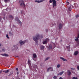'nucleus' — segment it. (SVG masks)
<instances>
[{"label": "nucleus", "mask_w": 79, "mask_h": 79, "mask_svg": "<svg viewBox=\"0 0 79 79\" xmlns=\"http://www.w3.org/2000/svg\"><path fill=\"white\" fill-rule=\"evenodd\" d=\"M60 59H61V60H63V61H66V60L65 59H64V58H63V57H60Z\"/></svg>", "instance_id": "f3484780"}, {"label": "nucleus", "mask_w": 79, "mask_h": 79, "mask_svg": "<svg viewBox=\"0 0 79 79\" xmlns=\"http://www.w3.org/2000/svg\"><path fill=\"white\" fill-rule=\"evenodd\" d=\"M49 2L50 3H51L52 2V1L51 0H50V1H49Z\"/></svg>", "instance_id": "f704fd0d"}, {"label": "nucleus", "mask_w": 79, "mask_h": 79, "mask_svg": "<svg viewBox=\"0 0 79 79\" xmlns=\"http://www.w3.org/2000/svg\"><path fill=\"white\" fill-rule=\"evenodd\" d=\"M9 35H10L11 34V32H9Z\"/></svg>", "instance_id": "37998d69"}, {"label": "nucleus", "mask_w": 79, "mask_h": 79, "mask_svg": "<svg viewBox=\"0 0 79 79\" xmlns=\"http://www.w3.org/2000/svg\"><path fill=\"white\" fill-rule=\"evenodd\" d=\"M1 55L4 56H8V55L6 54H1Z\"/></svg>", "instance_id": "9b49d317"}, {"label": "nucleus", "mask_w": 79, "mask_h": 79, "mask_svg": "<svg viewBox=\"0 0 79 79\" xmlns=\"http://www.w3.org/2000/svg\"><path fill=\"white\" fill-rule=\"evenodd\" d=\"M57 1H59V0H57Z\"/></svg>", "instance_id": "49530a36"}, {"label": "nucleus", "mask_w": 79, "mask_h": 79, "mask_svg": "<svg viewBox=\"0 0 79 79\" xmlns=\"http://www.w3.org/2000/svg\"><path fill=\"white\" fill-rule=\"evenodd\" d=\"M53 78L54 79H56V78H57V77H56L54 76L53 77Z\"/></svg>", "instance_id": "2f4dec72"}, {"label": "nucleus", "mask_w": 79, "mask_h": 79, "mask_svg": "<svg viewBox=\"0 0 79 79\" xmlns=\"http://www.w3.org/2000/svg\"><path fill=\"white\" fill-rule=\"evenodd\" d=\"M79 53V52L78 51H75V52L74 53V55L75 56L77 55Z\"/></svg>", "instance_id": "ddd939ff"}, {"label": "nucleus", "mask_w": 79, "mask_h": 79, "mask_svg": "<svg viewBox=\"0 0 79 79\" xmlns=\"http://www.w3.org/2000/svg\"><path fill=\"white\" fill-rule=\"evenodd\" d=\"M77 37L78 38H79V33L78 34V36H77Z\"/></svg>", "instance_id": "c9c22d12"}, {"label": "nucleus", "mask_w": 79, "mask_h": 79, "mask_svg": "<svg viewBox=\"0 0 79 79\" xmlns=\"http://www.w3.org/2000/svg\"><path fill=\"white\" fill-rule=\"evenodd\" d=\"M49 70H50V71H52L53 68H52V67H50L48 69H47V71H48Z\"/></svg>", "instance_id": "423d86ee"}, {"label": "nucleus", "mask_w": 79, "mask_h": 79, "mask_svg": "<svg viewBox=\"0 0 79 79\" xmlns=\"http://www.w3.org/2000/svg\"><path fill=\"white\" fill-rule=\"evenodd\" d=\"M9 18H12V19H13V17L12 16V15H10L9 16Z\"/></svg>", "instance_id": "cd10ccee"}, {"label": "nucleus", "mask_w": 79, "mask_h": 79, "mask_svg": "<svg viewBox=\"0 0 79 79\" xmlns=\"http://www.w3.org/2000/svg\"><path fill=\"white\" fill-rule=\"evenodd\" d=\"M72 79H78L77 77H73Z\"/></svg>", "instance_id": "c85d7f7f"}, {"label": "nucleus", "mask_w": 79, "mask_h": 79, "mask_svg": "<svg viewBox=\"0 0 79 79\" xmlns=\"http://www.w3.org/2000/svg\"><path fill=\"white\" fill-rule=\"evenodd\" d=\"M77 69L79 71V66H77Z\"/></svg>", "instance_id": "72a5a7b5"}, {"label": "nucleus", "mask_w": 79, "mask_h": 79, "mask_svg": "<svg viewBox=\"0 0 79 79\" xmlns=\"http://www.w3.org/2000/svg\"><path fill=\"white\" fill-rule=\"evenodd\" d=\"M48 48L49 50H50V49H52V46L51 45H49V46Z\"/></svg>", "instance_id": "dca6fc26"}, {"label": "nucleus", "mask_w": 79, "mask_h": 79, "mask_svg": "<svg viewBox=\"0 0 79 79\" xmlns=\"http://www.w3.org/2000/svg\"><path fill=\"white\" fill-rule=\"evenodd\" d=\"M53 3L52 5L53 8H54L55 6H56V2L55 0H52Z\"/></svg>", "instance_id": "7ed1b4c3"}, {"label": "nucleus", "mask_w": 79, "mask_h": 79, "mask_svg": "<svg viewBox=\"0 0 79 79\" xmlns=\"http://www.w3.org/2000/svg\"><path fill=\"white\" fill-rule=\"evenodd\" d=\"M79 38H78L77 37V38L75 39V41H76L77 42L78 41Z\"/></svg>", "instance_id": "bb28decb"}, {"label": "nucleus", "mask_w": 79, "mask_h": 79, "mask_svg": "<svg viewBox=\"0 0 79 79\" xmlns=\"http://www.w3.org/2000/svg\"><path fill=\"white\" fill-rule=\"evenodd\" d=\"M4 1L5 3H6L8 2H10V0H4Z\"/></svg>", "instance_id": "a211bd4d"}, {"label": "nucleus", "mask_w": 79, "mask_h": 79, "mask_svg": "<svg viewBox=\"0 0 79 79\" xmlns=\"http://www.w3.org/2000/svg\"><path fill=\"white\" fill-rule=\"evenodd\" d=\"M11 74H13V73H12Z\"/></svg>", "instance_id": "a18cd8bd"}, {"label": "nucleus", "mask_w": 79, "mask_h": 79, "mask_svg": "<svg viewBox=\"0 0 79 79\" xmlns=\"http://www.w3.org/2000/svg\"><path fill=\"white\" fill-rule=\"evenodd\" d=\"M16 71H18V68H16Z\"/></svg>", "instance_id": "4c0bfd02"}, {"label": "nucleus", "mask_w": 79, "mask_h": 79, "mask_svg": "<svg viewBox=\"0 0 79 79\" xmlns=\"http://www.w3.org/2000/svg\"><path fill=\"white\" fill-rule=\"evenodd\" d=\"M68 10H69V11H71V6L69 7Z\"/></svg>", "instance_id": "412c9836"}, {"label": "nucleus", "mask_w": 79, "mask_h": 79, "mask_svg": "<svg viewBox=\"0 0 79 79\" xmlns=\"http://www.w3.org/2000/svg\"><path fill=\"white\" fill-rule=\"evenodd\" d=\"M33 39L35 41L36 44H37V41L38 40V39H40V35L39 34H37L36 35V36H35L33 37Z\"/></svg>", "instance_id": "f257e3e1"}, {"label": "nucleus", "mask_w": 79, "mask_h": 79, "mask_svg": "<svg viewBox=\"0 0 79 79\" xmlns=\"http://www.w3.org/2000/svg\"><path fill=\"white\" fill-rule=\"evenodd\" d=\"M71 69L72 70H74V69H75L73 68H71Z\"/></svg>", "instance_id": "473e14b6"}, {"label": "nucleus", "mask_w": 79, "mask_h": 79, "mask_svg": "<svg viewBox=\"0 0 79 79\" xmlns=\"http://www.w3.org/2000/svg\"><path fill=\"white\" fill-rule=\"evenodd\" d=\"M67 3H68L69 4V2H67Z\"/></svg>", "instance_id": "79ce46f5"}, {"label": "nucleus", "mask_w": 79, "mask_h": 79, "mask_svg": "<svg viewBox=\"0 0 79 79\" xmlns=\"http://www.w3.org/2000/svg\"><path fill=\"white\" fill-rule=\"evenodd\" d=\"M71 72L69 70L68 72V76H70V75H71Z\"/></svg>", "instance_id": "2eb2a0df"}, {"label": "nucleus", "mask_w": 79, "mask_h": 79, "mask_svg": "<svg viewBox=\"0 0 79 79\" xmlns=\"http://www.w3.org/2000/svg\"><path fill=\"white\" fill-rule=\"evenodd\" d=\"M19 74V72H17V75H18Z\"/></svg>", "instance_id": "ea45409f"}, {"label": "nucleus", "mask_w": 79, "mask_h": 79, "mask_svg": "<svg viewBox=\"0 0 79 79\" xmlns=\"http://www.w3.org/2000/svg\"><path fill=\"white\" fill-rule=\"evenodd\" d=\"M15 20H16V21H18L19 23L21 24V22L20 20L18 19V17H17L16 18H15Z\"/></svg>", "instance_id": "0eeeda50"}, {"label": "nucleus", "mask_w": 79, "mask_h": 79, "mask_svg": "<svg viewBox=\"0 0 79 79\" xmlns=\"http://www.w3.org/2000/svg\"><path fill=\"white\" fill-rule=\"evenodd\" d=\"M79 16V15H76V18H78Z\"/></svg>", "instance_id": "7c9ffc66"}, {"label": "nucleus", "mask_w": 79, "mask_h": 79, "mask_svg": "<svg viewBox=\"0 0 79 79\" xmlns=\"http://www.w3.org/2000/svg\"><path fill=\"white\" fill-rule=\"evenodd\" d=\"M33 68H35V69H36L37 68V65H35L34 66H33Z\"/></svg>", "instance_id": "5701e85b"}, {"label": "nucleus", "mask_w": 79, "mask_h": 79, "mask_svg": "<svg viewBox=\"0 0 79 79\" xmlns=\"http://www.w3.org/2000/svg\"><path fill=\"white\" fill-rule=\"evenodd\" d=\"M63 27V24L61 23H60L59 25V29H61Z\"/></svg>", "instance_id": "6e6552de"}, {"label": "nucleus", "mask_w": 79, "mask_h": 79, "mask_svg": "<svg viewBox=\"0 0 79 79\" xmlns=\"http://www.w3.org/2000/svg\"><path fill=\"white\" fill-rule=\"evenodd\" d=\"M28 64H31V60H30L29 59L28 60Z\"/></svg>", "instance_id": "393cba45"}, {"label": "nucleus", "mask_w": 79, "mask_h": 79, "mask_svg": "<svg viewBox=\"0 0 79 79\" xmlns=\"http://www.w3.org/2000/svg\"><path fill=\"white\" fill-rule=\"evenodd\" d=\"M2 51H3V52H5V50H4V49H3L2 50Z\"/></svg>", "instance_id": "a19ab883"}, {"label": "nucleus", "mask_w": 79, "mask_h": 79, "mask_svg": "<svg viewBox=\"0 0 79 79\" xmlns=\"http://www.w3.org/2000/svg\"><path fill=\"white\" fill-rule=\"evenodd\" d=\"M6 37L7 39H9L10 38H9V37H8V34H7L6 35Z\"/></svg>", "instance_id": "c756f323"}, {"label": "nucleus", "mask_w": 79, "mask_h": 79, "mask_svg": "<svg viewBox=\"0 0 79 79\" xmlns=\"http://www.w3.org/2000/svg\"><path fill=\"white\" fill-rule=\"evenodd\" d=\"M64 73V71H62L61 72H60V73H59L58 75H62V74H63V73Z\"/></svg>", "instance_id": "4468645a"}, {"label": "nucleus", "mask_w": 79, "mask_h": 79, "mask_svg": "<svg viewBox=\"0 0 79 79\" xmlns=\"http://www.w3.org/2000/svg\"><path fill=\"white\" fill-rule=\"evenodd\" d=\"M47 40L43 42V44H47V42H48V41L49 40V39H47Z\"/></svg>", "instance_id": "39448f33"}, {"label": "nucleus", "mask_w": 79, "mask_h": 79, "mask_svg": "<svg viewBox=\"0 0 79 79\" xmlns=\"http://www.w3.org/2000/svg\"><path fill=\"white\" fill-rule=\"evenodd\" d=\"M59 79H63V78L61 77H60L59 78Z\"/></svg>", "instance_id": "e433bc0d"}, {"label": "nucleus", "mask_w": 79, "mask_h": 79, "mask_svg": "<svg viewBox=\"0 0 79 79\" xmlns=\"http://www.w3.org/2000/svg\"><path fill=\"white\" fill-rule=\"evenodd\" d=\"M14 47L15 48V50H17V49H18V47H17V46H16V45H14Z\"/></svg>", "instance_id": "b1692460"}, {"label": "nucleus", "mask_w": 79, "mask_h": 79, "mask_svg": "<svg viewBox=\"0 0 79 79\" xmlns=\"http://www.w3.org/2000/svg\"><path fill=\"white\" fill-rule=\"evenodd\" d=\"M67 48L68 49V51H69V48H70V45H69V46H67Z\"/></svg>", "instance_id": "aec40b11"}, {"label": "nucleus", "mask_w": 79, "mask_h": 79, "mask_svg": "<svg viewBox=\"0 0 79 79\" xmlns=\"http://www.w3.org/2000/svg\"><path fill=\"white\" fill-rule=\"evenodd\" d=\"M2 71H3L1 70V71H0V74L2 73Z\"/></svg>", "instance_id": "58836bf2"}, {"label": "nucleus", "mask_w": 79, "mask_h": 79, "mask_svg": "<svg viewBox=\"0 0 79 79\" xmlns=\"http://www.w3.org/2000/svg\"><path fill=\"white\" fill-rule=\"evenodd\" d=\"M26 41H27V40H25V41H20L19 42V44H20V45H23V44H24L25 43V42H26Z\"/></svg>", "instance_id": "20e7f679"}, {"label": "nucleus", "mask_w": 79, "mask_h": 79, "mask_svg": "<svg viewBox=\"0 0 79 79\" xmlns=\"http://www.w3.org/2000/svg\"><path fill=\"white\" fill-rule=\"evenodd\" d=\"M0 46H1V44H0Z\"/></svg>", "instance_id": "de8ad7c7"}, {"label": "nucleus", "mask_w": 79, "mask_h": 79, "mask_svg": "<svg viewBox=\"0 0 79 79\" xmlns=\"http://www.w3.org/2000/svg\"><path fill=\"white\" fill-rule=\"evenodd\" d=\"M43 1L41 0V1H37L35 0V2L36 3L37 2V3H41V2H43Z\"/></svg>", "instance_id": "9d476101"}, {"label": "nucleus", "mask_w": 79, "mask_h": 79, "mask_svg": "<svg viewBox=\"0 0 79 79\" xmlns=\"http://www.w3.org/2000/svg\"><path fill=\"white\" fill-rule=\"evenodd\" d=\"M60 66H61V65H60V64H58L57 65V67L58 68H60Z\"/></svg>", "instance_id": "4be33fe9"}, {"label": "nucleus", "mask_w": 79, "mask_h": 79, "mask_svg": "<svg viewBox=\"0 0 79 79\" xmlns=\"http://www.w3.org/2000/svg\"><path fill=\"white\" fill-rule=\"evenodd\" d=\"M3 73H7L10 72V70H6L3 71Z\"/></svg>", "instance_id": "1a4fd4ad"}, {"label": "nucleus", "mask_w": 79, "mask_h": 79, "mask_svg": "<svg viewBox=\"0 0 79 79\" xmlns=\"http://www.w3.org/2000/svg\"><path fill=\"white\" fill-rule=\"evenodd\" d=\"M33 58H35L37 57V55H36V54H35L34 53L33 54Z\"/></svg>", "instance_id": "f8f14e48"}, {"label": "nucleus", "mask_w": 79, "mask_h": 79, "mask_svg": "<svg viewBox=\"0 0 79 79\" xmlns=\"http://www.w3.org/2000/svg\"><path fill=\"white\" fill-rule=\"evenodd\" d=\"M46 31H47V32H48V29L46 30Z\"/></svg>", "instance_id": "c03bdc74"}, {"label": "nucleus", "mask_w": 79, "mask_h": 79, "mask_svg": "<svg viewBox=\"0 0 79 79\" xmlns=\"http://www.w3.org/2000/svg\"><path fill=\"white\" fill-rule=\"evenodd\" d=\"M44 48H45V46H42L41 47V50H43V49H44Z\"/></svg>", "instance_id": "6ab92c4d"}, {"label": "nucleus", "mask_w": 79, "mask_h": 79, "mask_svg": "<svg viewBox=\"0 0 79 79\" xmlns=\"http://www.w3.org/2000/svg\"><path fill=\"white\" fill-rule=\"evenodd\" d=\"M50 59V57H47L45 60V61H47V60H49Z\"/></svg>", "instance_id": "a878e982"}, {"label": "nucleus", "mask_w": 79, "mask_h": 79, "mask_svg": "<svg viewBox=\"0 0 79 79\" xmlns=\"http://www.w3.org/2000/svg\"><path fill=\"white\" fill-rule=\"evenodd\" d=\"M20 5L21 6H24V7H26V5L24 4V1L23 0H21L19 1Z\"/></svg>", "instance_id": "f03ea898"}, {"label": "nucleus", "mask_w": 79, "mask_h": 79, "mask_svg": "<svg viewBox=\"0 0 79 79\" xmlns=\"http://www.w3.org/2000/svg\"><path fill=\"white\" fill-rule=\"evenodd\" d=\"M4 18H3V19H4Z\"/></svg>", "instance_id": "09e8293b"}]
</instances>
